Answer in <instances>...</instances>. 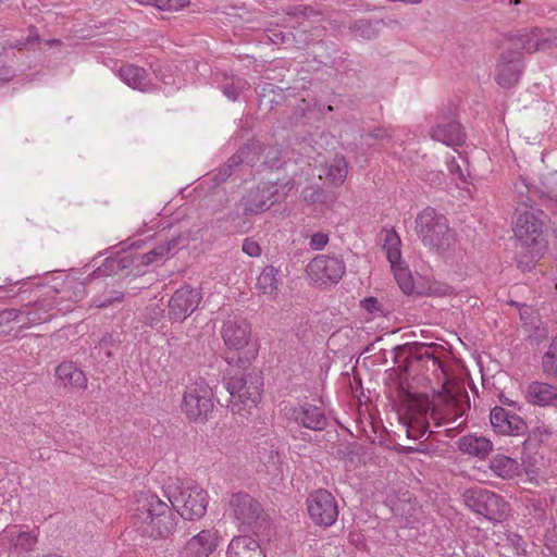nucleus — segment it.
Instances as JSON below:
<instances>
[{"label":"nucleus","instance_id":"obj_1","mask_svg":"<svg viewBox=\"0 0 557 557\" xmlns=\"http://www.w3.org/2000/svg\"><path fill=\"white\" fill-rule=\"evenodd\" d=\"M516 189L521 195V199L516 208L513 232L523 250L519 253L518 267L522 271H529L547 248L542 219L545 214L543 211L533 208L523 198V191L529 189L523 182L516 184Z\"/></svg>","mask_w":557,"mask_h":557},{"label":"nucleus","instance_id":"obj_2","mask_svg":"<svg viewBox=\"0 0 557 557\" xmlns=\"http://www.w3.org/2000/svg\"><path fill=\"white\" fill-rule=\"evenodd\" d=\"M134 524L145 536L168 537L175 530L177 518L171 507L157 495H146L138 500Z\"/></svg>","mask_w":557,"mask_h":557},{"label":"nucleus","instance_id":"obj_3","mask_svg":"<svg viewBox=\"0 0 557 557\" xmlns=\"http://www.w3.org/2000/svg\"><path fill=\"white\" fill-rule=\"evenodd\" d=\"M263 379L257 371L242 372L234 374L226 382L230 393L228 407L233 414L238 416L239 422L244 423L255 414L257 404L261 398Z\"/></svg>","mask_w":557,"mask_h":557},{"label":"nucleus","instance_id":"obj_4","mask_svg":"<svg viewBox=\"0 0 557 557\" xmlns=\"http://www.w3.org/2000/svg\"><path fill=\"white\" fill-rule=\"evenodd\" d=\"M416 232L424 246L436 251L447 250L455 242L447 219L431 207L417 215Z\"/></svg>","mask_w":557,"mask_h":557},{"label":"nucleus","instance_id":"obj_5","mask_svg":"<svg viewBox=\"0 0 557 557\" xmlns=\"http://www.w3.org/2000/svg\"><path fill=\"white\" fill-rule=\"evenodd\" d=\"M463 500L470 510L493 522L504 521L510 512L508 502L502 495L486 488L467 490L463 493Z\"/></svg>","mask_w":557,"mask_h":557},{"label":"nucleus","instance_id":"obj_6","mask_svg":"<svg viewBox=\"0 0 557 557\" xmlns=\"http://www.w3.org/2000/svg\"><path fill=\"white\" fill-rule=\"evenodd\" d=\"M226 513L239 531L255 533L263 516V508L250 494L239 491L230 496Z\"/></svg>","mask_w":557,"mask_h":557},{"label":"nucleus","instance_id":"obj_7","mask_svg":"<svg viewBox=\"0 0 557 557\" xmlns=\"http://www.w3.org/2000/svg\"><path fill=\"white\" fill-rule=\"evenodd\" d=\"M294 184L286 182L277 184L273 182H263L249 189L243 198L244 215H251L264 212L276 202L285 200Z\"/></svg>","mask_w":557,"mask_h":557},{"label":"nucleus","instance_id":"obj_8","mask_svg":"<svg viewBox=\"0 0 557 557\" xmlns=\"http://www.w3.org/2000/svg\"><path fill=\"white\" fill-rule=\"evenodd\" d=\"M169 500L182 518L197 520L207 511L208 493L198 485L182 484L171 493Z\"/></svg>","mask_w":557,"mask_h":557},{"label":"nucleus","instance_id":"obj_9","mask_svg":"<svg viewBox=\"0 0 557 557\" xmlns=\"http://www.w3.org/2000/svg\"><path fill=\"white\" fill-rule=\"evenodd\" d=\"M212 389L203 379L188 385L183 396L182 410L195 422H205L213 410Z\"/></svg>","mask_w":557,"mask_h":557},{"label":"nucleus","instance_id":"obj_10","mask_svg":"<svg viewBox=\"0 0 557 557\" xmlns=\"http://www.w3.org/2000/svg\"><path fill=\"white\" fill-rule=\"evenodd\" d=\"M306 503L309 517L314 524L327 528L336 522L338 505L330 491L319 488L309 494Z\"/></svg>","mask_w":557,"mask_h":557},{"label":"nucleus","instance_id":"obj_11","mask_svg":"<svg viewBox=\"0 0 557 557\" xmlns=\"http://www.w3.org/2000/svg\"><path fill=\"white\" fill-rule=\"evenodd\" d=\"M309 278L318 285L336 284L346 272L343 259L320 255L306 267Z\"/></svg>","mask_w":557,"mask_h":557},{"label":"nucleus","instance_id":"obj_12","mask_svg":"<svg viewBox=\"0 0 557 557\" xmlns=\"http://www.w3.org/2000/svg\"><path fill=\"white\" fill-rule=\"evenodd\" d=\"M456 110L454 104L443 110L440 121L430 129L432 139L450 147L461 146L466 141V133L461 124L454 119Z\"/></svg>","mask_w":557,"mask_h":557},{"label":"nucleus","instance_id":"obj_13","mask_svg":"<svg viewBox=\"0 0 557 557\" xmlns=\"http://www.w3.org/2000/svg\"><path fill=\"white\" fill-rule=\"evenodd\" d=\"M201 299L198 288L186 285L176 289L168 305L170 320L183 322L198 308Z\"/></svg>","mask_w":557,"mask_h":557},{"label":"nucleus","instance_id":"obj_14","mask_svg":"<svg viewBox=\"0 0 557 557\" xmlns=\"http://www.w3.org/2000/svg\"><path fill=\"white\" fill-rule=\"evenodd\" d=\"M221 335L228 348L239 350L248 345L251 327L246 318L236 314L230 315L223 322Z\"/></svg>","mask_w":557,"mask_h":557},{"label":"nucleus","instance_id":"obj_15","mask_svg":"<svg viewBox=\"0 0 557 557\" xmlns=\"http://www.w3.org/2000/svg\"><path fill=\"white\" fill-rule=\"evenodd\" d=\"M522 70L521 53L515 50H507L499 57L495 79L499 86L511 88L519 82Z\"/></svg>","mask_w":557,"mask_h":557},{"label":"nucleus","instance_id":"obj_16","mask_svg":"<svg viewBox=\"0 0 557 557\" xmlns=\"http://www.w3.org/2000/svg\"><path fill=\"white\" fill-rule=\"evenodd\" d=\"M516 46L528 53L550 50L557 47V30L534 28L532 30L519 32L516 38Z\"/></svg>","mask_w":557,"mask_h":557},{"label":"nucleus","instance_id":"obj_17","mask_svg":"<svg viewBox=\"0 0 557 557\" xmlns=\"http://www.w3.org/2000/svg\"><path fill=\"white\" fill-rule=\"evenodd\" d=\"M289 419L298 426L319 432L329 425V419L322 407L305 403L290 409Z\"/></svg>","mask_w":557,"mask_h":557},{"label":"nucleus","instance_id":"obj_18","mask_svg":"<svg viewBox=\"0 0 557 557\" xmlns=\"http://www.w3.org/2000/svg\"><path fill=\"white\" fill-rule=\"evenodd\" d=\"M490 420L494 431L502 435H523L528 430L521 417L503 407H494L491 410Z\"/></svg>","mask_w":557,"mask_h":557},{"label":"nucleus","instance_id":"obj_19","mask_svg":"<svg viewBox=\"0 0 557 557\" xmlns=\"http://www.w3.org/2000/svg\"><path fill=\"white\" fill-rule=\"evenodd\" d=\"M216 530H202L194 535L180 550L178 557H209L219 545Z\"/></svg>","mask_w":557,"mask_h":557},{"label":"nucleus","instance_id":"obj_20","mask_svg":"<svg viewBox=\"0 0 557 557\" xmlns=\"http://www.w3.org/2000/svg\"><path fill=\"white\" fill-rule=\"evenodd\" d=\"M438 397L447 406L449 412L453 414L454 420L465 414L466 410L470 408L469 395L466 388L456 384H444Z\"/></svg>","mask_w":557,"mask_h":557},{"label":"nucleus","instance_id":"obj_21","mask_svg":"<svg viewBox=\"0 0 557 557\" xmlns=\"http://www.w3.org/2000/svg\"><path fill=\"white\" fill-rule=\"evenodd\" d=\"M525 399L533 406L557 408V386L546 382H531L525 389Z\"/></svg>","mask_w":557,"mask_h":557},{"label":"nucleus","instance_id":"obj_22","mask_svg":"<svg viewBox=\"0 0 557 557\" xmlns=\"http://www.w3.org/2000/svg\"><path fill=\"white\" fill-rule=\"evenodd\" d=\"M53 308V302L46 299L36 300L33 304L22 306L21 310V329H26L35 324L47 322L50 319V310Z\"/></svg>","mask_w":557,"mask_h":557},{"label":"nucleus","instance_id":"obj_23","mask_svg":"<svg viewBox=\"0 0 557 557\" xmlns=\"http://www.w3.org/2000/svg\"><path fill=\"white\" fill-rule=\"evenodd\" d=\"M58 381L65 388L85 391L87 377L85 373L72 361H64L55 369Z\"/></svg>","mask_w":557,"mask_h":557},{"label":"nucleus","instance_id":"obj_24","mask_svg":"<svg viewBox=\"0 0 557 557\" xmlns=\"http://www.w3.org/2000/svg\"><path fill=\"white\" fill-rule=\"evenodd\" d=\"M458 448L463 454L484 459L492 451L493 443L484 436L470 434L462 436L458 441Z\"/></svg>","mask_w":557,"mask_h":557},{"label":"nucleus","instance_id":"obj_25","mask_svg":"<svg viewBox=\"0 0 557 557\" xmlns=\"http://www.w3.org/2000/svg\"><path fill=\"white\" fill-rule=\"evenodd\" d=\"M227 557H265L259 543L247 535L235 536L227 548Z\"/></svg>","mask_w":557,"mask_h":557},{"label":"nucleus","instance_id":"obj_26","mask_svg":"<svg viewBox=\"0 0 557 557\" xmlns=\"http://www.w3.org/2000/svg\"><path fill=\"white\" fill-rule=\"evenodd\" d=\"M120 78L131 88L147 90L149 78L145 69L135 64H124L119 71Z\"/></svg>","mask_w":557,"mask_h":557},{"label":"nucleus","instance_id":"obj_27","mask_svg":"<svg viewBox=\"0 0 557 557\" xmlns=\"http://www.w3.org/2000/svg\"><path fill=\"white\" fill-rule=\"evenodd\" d=\"M133 264V259L126 252H117L113 257H109L104 260L95 272L96 276H110L116 275L125 269H128Z\"/></svg>","mask_w":557,"mask_h":557},{"label":"nucleus","instance_id":"obj_28","mask_svg":"<svg viewBox=\"0 0 557 557\" xmlns=\"http://www.w3.org/2000/svg\"><path fill=\"white\" fill-rule=\"evenodd\" d=\"M261 145L256 139L248 140L231 157V165L248 164L255 166L260 161Z\"/></svg>","mask_w":557,"mask_h":557},{"label":"nucleus","instance_id":"obj_29","mask_svg":"<svg viewBox=\"0 0 557 557\" xmlns=\"http://www.w3.org/2000/svg\"><path fill=\"white\" fill-rule=\"evenodd\" d=\"M490 469L497 476L504 480H510L519 474L520 463L516 459L505 455H495L490 460Z\"/></svg>","mask_w":557,"mask_h":557},{"label":"nucleus","instance_id":"obj_30","mask_svg":"<svg viewBox=\"0 0 557 557\" xmlns=\"http://www.w3.org/2000/svg\"><path fill=\"white\" fill-rule=\"evenodd\" d=\"M10 541V543L20 550H30L36 544V536L29 532H20L17 527L7 528L0 534V541Z\"/></svg>","mask_w":557,"mask_h":557},{"label":"nucleus","instance_id":"obj_31","mask_svg":"<svg viewBox=\"0 0 557 557\" xmlns=\"http://www.w3.org/2000/svg\"><path fill=\"white\" fill-rule=\"evenodd\" d=\"M281 282V271L273 265H267L257 278V287L264 295H273Z\"/></svg>","mask_w":557,"mask_h":557},{"label":"nucleus","instance_id":"obj_32","mask_svg":"<svg viewBox=\"0 0 557 557\" xmlns=\"http://www.w3.org/2000/svg\"><path fill=\"white\" fill-rule=\"evenodd\" d=\"M181 236H174L171 239H168L164 244H160L159 246L154 247L147 253L141 255V264L150 265L156 261L169 257L170 255L173 253V251L177 249L178 245L181 244Z\"/></svg>","mask_w":557,"mask_h":557},{"label":"nucleus","instance_id":"obj_33","mask_svg":"<svg viewBox=\"0 0 557 557\" xmlns=\"http://www.w3.org/2000/svg\"><path fill=\"white\" fill-rule=\"evenodd\" d=\"M348 163L343 156H335L332 162L325 169V178L334 184L341 185L347 177Z\"/></svg>","mask_w":557,"mask_h":557},{"label":"nucleus","instance_id":"obj_34","mask_svg":"<svg viewBox=\"0 0 557 557\" xmlns=\"http://www.w3.org/2000/svg\"><path fill=\"white\" fill-rule=\"evenodd\" d=\"M383 248L386 250L387 260L392 268L398 264L401 258L400 253V237L394 230H386L384 232Z\"/></svg>","mask_w":557,"mask_h":557},{"label":"nucleus","instance_id":"obj_35","mask_svg":"<svg viewBox=\"0 0 557 557\" xmlns=\"http://www.w3.org/2000/svg\"><path fill=\"white\" fill-rule=\"evenodd\" d=\"M304 200L309 205H330L335 200L333 193L323 189L320 186H309L302 190Z\"/></svg>","mask_w":557,"mask_h":557},{"label":"nucleus","instance_id":"obj_36","mask_svg":"<svg viewBox=\"0 0 557 557\" xmlns=\"http://www.w3.org/2000/svg\"><path fill=\"white\" fill-rule=\"evenodd\" d=\"M541 368L544 374L557 379V336L552 339L548 349L542 356Z\"/></svg>","mask_w":557,"mask_h":557},{"label":"nucleus","instance_id":"obj_37","mask_svg":"<svg viewBox=\"0 0 557 557\" xmlns=\"http://www.w3.org/2000/svg\"><path fill=\"white\" fill-rule=\"evenodd\" d=\"M418 293L434 297H445L453 295L455 289L446 283L436 280H428L425 285H423L422 289Z\"/></svg>","mask_w":557,"mask_h":557},{"label":"nucleus","instance_id":"obj_38","mask_svg":"<svg viewBox=\"0 0 557 557\" xmlns=\"http://www.w3.org/2000/svg\"><path fill=\"white\" fill-rule=\"evenodd\" d=\"M248 86L249 85L246 79L236 77L225 82L221 86V89L225 97H227L230 100L235 101L239 97L240 92L246 90Z\"/></svg>","mask_w":557,"mask_h":557},{"label":"nucleus","instance_id":"obj_39","mask_svg":"<svg viewBox=\"0 0 557 557\" xmlns=\"http://www.w3.org/2000/svg\"><path fill=\"white\" fill-rule=\"evenodd\" d=\"M392 269L394 270V275L400 289L407 295L411 294L414 289V284L409 270L401 267L400 262L395 264V268Z\"/></svg>","mask_w":557,"mask_h":557},{"label":"nucleus","instance_id":"obj_40","mask_svg":"<svg viewBox=\"0 0 557 557\" xmlns=\"http://www.w3.org/2000/svg\"><path fill=\"white\" fill-rule=\"evenodd\" d=\"M222 220L225 222H230L231 224V232L234 233H246L250 228V223L246 219L242 216V214L238 211H231L228 212Z\"/></svg>","mask_w":557,"mask_h":557},{"label":"nucleus","instance_id":"obj_41","mask_svg":"<svg viewBox=\"0 0 557 557\" xmlns=\"http://www.w3.org/2000/svg\"><path fill=\"white\" fill-rule=\"evenodd\" d=\"M354 32L361 38L372 39L377 35V29L370 20H359L352 25Z\"/></svg>","mask_w":557,"mask_h":557},{"label":"nucleus","instance_id":"obj_42","mask_svg":"<svg viewBox=\"0 0 557 557\" xmlns=\"http://www.w3.org/2000/svg\"><path fill=\"white\" fill-rule=\"evenodd\" d=\"M124 298V294L119 290H109L101 296L92 299V306L96 308H106L112 306L115 302H121Z\"/></svg>","mask_w":557,"mask_h":557},{"label":"nucleus","instance_id":"obj_43","mask_svg":"<svg viewBox=\"0 0 557 557\" xmlns=\"http://www.w3.org/2000/svg\"><path fill=\"white\" fill-rule=\"evenodd\" d=\"M16 321L21 323V310L11 308L0 312V334H9L12 329H4L9 323Z\"/></svg>","mask_w":557,"mask_h":557},{"label":"nucleus","instance_id":"obj_44","mask_svg":"<svg viewBox=\"0 0 557 557\" xmlns=\"http://www.w3.org/2000/svg\"><path fill=\"white\" fill-rule=\"evenodd\" d=\"M281 150L276 146L262 147L260 153V161L268 166H275L280 161Z\"/></svg>","mask_w":557,"mask_h":557},{"label":"nucleus","instance_id":"obj_45","mask_svg":"<svg viewBox=\"0 0 557 557\" xmlns=\"http://www.w3.org/2000/svg\"><path fill=\"white\" fill-rule=\"evenodd\" d=\"M361 307L372 314L383 315L382 304L375 297H367L361 300Z\"/></svg>","mask_w":557,"mask_h":557},{"label":"nucleus","instance_id":"obj_46","mask_svg":"<svg viewBox=\"0 0 557 557\" xmlns=\"http://www.w3.org/2000/svg\"><path fill=\"white\" fill-rule=\"evenodd\" d=\"M242 250L249 257H259L261 255V248L259 244L250 238H246L244 240Z\"/></svg>","mask_w":557,"mask_h":557},{"label":"nucleus","instance_id":"obj_47","mask_svg":"<svg viewBox=\"0 0 557 557\" xmlns=\"http://www.w3.org/2000/svg\"><path fill=\"white\" fill-rule=\"evenodd\" d=\"M237 165H231V158L227 160V163L221 168L214 176V181L216 183L225 182L234 172Z\"/></svg>","mask_w":557,"mask_h":557},{"label":"nucleus","instance_id":"obj_48","mask_svg":"<svg viewBox=\"0 0 557 557\" xmlns=\"http://www.w3.org/2000/svg\"><path fill=\"white\" fill-rule=\"evenodd\" d=\"M329 242V236L324 233H314L310 239V247L314 250H322Z\"/></svg>","mask_w":557,"mask_h":557},{"label":"nucleus","instance_id":"obj_49","mask_svg":"<svg viewBox=\"0 0 557 557\" xmlns=\"http://www.w3.org/2000/svg\"><path fill=\"white\" fill-rule=\"evenodd\" d=\"M69 289L73 290V295L70 296V299L74 301H79L83 299L85 295V285L83 282H71V284L69 285Z\"/></svg>","mask_w":557,"mask_h":557},{"label":"nucleus","instance_id":"obj_50","mask_svg":"<svg viewBox=\"0 0 557 557\" xmlns=\"http://www.w3.org/2000/svg\"><path fill=\"white\" fill-rule=\"evenodd\" d=\"M413 509L410 498L408 499H398V503L395 504L393 510L395 515H405L409 513L410 510Z\"/></svg>","mask_w":557,"mask_h":557},{"label":"nucleus","instance_id":"obj_51","mask_svg":"<svg viewBox=\"0 0 557 557\" xmlns=\"http://www.w3.org/2000/svg\"><path fill=\"white\" fill-rule=\"evenodd\" d=\"M38 40H39V37L36 33V29L34 28L30 30V34L28 35V37L26 38V40L24 42H18L14 47L17 48L18 50H22V49L27 48L28 46L33 45L34 42H37Z\"/></svg>","mask_w":557,"mask_h":557},{"label":"nucleus","instance_id":"obj_52","mask_svg":"<svg viewBox=\"0 0 557 557\" xmlns=\"http://www.w3.org/2000/svg\"><path fill=\"white\" fill-rule=\"evenodd\" d=\"M168 11H178L189 4V0H166Z\"/></svg>","mask_w":557,"mask_h":557},{"label":"nucleus","instance_id":"obj_53","mask_svg":"<svg viewBox=\"0 0 557 557\" xmlns=\"http://www.w3.org/2000/svg\"><path fill=\"white\" fill-rule=\"evenodd\" d=\"M13 75L14 74L11 67L0 64V83L9 82Z\"/></svg>","mask_w":557,"mask_h":557},{"label":"nucleus","instance_id":"obj_54","mask_svg":"<svg viewBox=\"0 0 557 557\" xmlns=\"http://www.w3.org/2000/svg\"><path fill=\"white\" fill-rule=\"evenodd\" d=\"M370 137L374 138V139H386V138H389L391 135L387 133L386 129L384 128H374L370 134H369Z\"/></svg>","mask_w":557,"mask_h":557},{"label":"nucleus","instance_id":"obj_55","mask_svg":"<svg viewBox=\"0 0 557 557\" xmlns=\"http://www.w3.org/2000/svg\"><path fill=\"white\" fill-rule=\"evenodd\" d=\"M447 165L450 173H458L460 176H462L460 165L454 158L447 163Z\"/></svg>","mask_w":557,"mask_h":557},{"label":"nucleus","instance_id":"obj_56","mask_svg":"<svg viewBox=\"0 0 557 557\" xmlns=\"http://www.w3.org/2000/svg\"><path fill=\"white\" fill-rule=\"evenodd\" d=\"M499 400L503 405H507L510 407H516L517 403L506 397L504 394L500 395Z\"/></svg>","mask_w":557,"mask_h":557},{"label":"nucleus","instance_id":"obj_57","mask_svg":"<svg viewBox=\"0 0 557 557\" xmlns=\"http://www.w3.org/2000/svg\"><path fill=\"white\" fill-rule=\"evenodd\" d=\"M153 7L158 8L159 10L165 11L168 9V1L166 0H154Z\"/></svg>","mask_w":557,"mask_h":557},{"label":"nucleus","instance_id":"obj_58","mask_svg":"<svg viewBox=\"0 0 557 557\" xmlns=\"http://www.w3.org/2000/svg\"><path fill=\"white\" fill-rule=\"evenodd\" d=\"M509 3H510V4H511V3L517 4V3H520V0H510V1H509Z\"/></svg>","mask_w":557,"mask_h":557},{"label":"nucleus","instance_id":"obj_59","mask_svg":"<svg viewBox=\"0 0 557 557\" xmlns=\"http://www.w3.org/2000/svg\"><path fill=\"white\" fill-rule=\"evenodd\" d=\"M407 433H408V436L410 437L411 436V431L409 429L407 430Z\"/></svg>","mask_w":557,"mask_h":557},{"label":"nucleus","instance_id":"obj_60","mask_svg":"<svg viewBox=\"0 0 557 557\" xmlns=\"http://www.w3.org/2000/svg\"><path fill=\"white\" fill-rule=\"evenodd\" d=\"M435 414H436V411H435V409H433V411H432V416H434V417H435Z\"/></svg>","mask_w":557,"mask_h":557},{"label":"nucleus","instance_id":"obj_61","mask_svg":"<svg viewBox=\"0 0 557 557\" xmlns=\"http://www.w3.org/2000/svg\"><path fill=\"white\" fill-rule=\"evenodd\" d=\"M545 434H546V435H549V434H550V432H549L548 430H545Z\"/></svg>","mask_w":557,"mask_h":557},{"label":"nucleus","instance_id":"obj_62","mask_svg":"<svg viewBox=\"0 0 557 557\" xmlns=\"http://www.w3.org/2000/svg\"><path fill=\"white\" fill-rule=\"evenodd\" d=\"M555 210L557 211V200L555 201Z\"/></svg>","mask_w":557,"mask_h":557},{"label":"nucleus","instance_id":"obj_63","mask_svg":"<svg viewBox=\"0 0 557 557\" xmlns=\"http://www.w3.org/2000/svg\"><path fill=\"white\" fill-rule=\"evenodd\" d=\"M0 513H2V511H0Z\"/></svg>","mask_w":557,"mask_h":557}]
</instances>
